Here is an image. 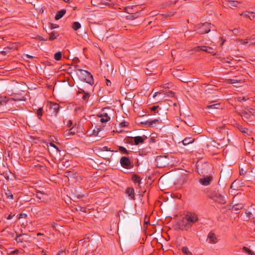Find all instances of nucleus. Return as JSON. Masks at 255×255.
<instances>
[{"mask_svg":"<svg viewBox=\"0 0 255 255\" xmlns=\"http://www.w3.org/2000/svg\"><path fill=\"white\" fill-rule=\"evenodd\" d=\"M31 236L26 234H19L16 232V237L14 240L23 248L30 246L31 241Z\"/></svg>","mask_w":255,"mask_h":255,"instance_id":"nucleus-1","label":"nucleus"},{"mask_svg":"<svg viewBox=\"0 0 255 255\" xmlns=\"http://www.w3.org/2000/svg\"><path fill=\"white\" fill-rule=\"evenodd\" d=\"M169 159L167 155L157 156L155 158L156 166L158 168H163L168 166L169 164Z\"/></svg>","mask_w":255,"mask_h":255,"instance_id":"nucleus-2","label":"nucleus"},{"mask_svg":"<svg viewBox=\"0 0 255 255\" xmlns=\"http://www.w3.org/2000/svg\"><path fill=\"white\" fill-rule=\"evenodd\" d=\"M196 167L199 174L203 175L209 173L212 168V166L209 163H204L202 164L197 163Z\"/></svg>","mask_w":255,"mask_h":255,"instance_id":"nucleus-3","label":"nucleus"},{"mask_svg":"<svg viewBox=\"0 0 255 255\" xmlns=\"http://www.w3.org/2000/svg\"><path fill=\"white\" fill-rule=\"evenodd\" d=\"M211 23L209 22H205L201 24L196 26V30L197 33L200 34H204L208 33L211 30Z\"/></svg>","mask_w":255,"mask_h":255,"instance_id":"nucleus-4","label":"nucleus"},{"mask_svg":"<svg viewBox=\"0 0 255 255\" xmlns=\"http://www.w3.org/2000/svg\"><path fill=\"white\" fill-rule=\"evenodd\" d=\"M186 221L188 222V223L190 225L191 227H192V225L196 222H197L198 220V216L193 213L188 212L185 216Z\"/></svg>","mask_w":255,"mask_h":255,"instance_id":"nucleus-5","label":"nucleus"},{"mask_svg":"<svg viewBox=\"0 0 255 255\" xmlns=\"http://www.w3.org/2000/svg\"><path fill=\"white\" fill-rule=\"evenodd\" d=\"M78 66V65H76L75 66V70L76 72V74L78 76L79 79L81 81H83L84 80H85L86 79V76L87 75L89 74V72L86 70L78 69L77 68Z\"/></svg>","mask_w":255,"mask_h":255,"instance_id":"nucleus-6","label":"nucleus"},{"mask_svg":"<svg viewBox=\"0 0 255 255\" xmlns=\"http://www.w3.org/2000/svg\"><path fill=\"white\" fill-rule=\"evenodd\" d=\"M179 229L181 230L187 231L191 228L190 225L185 220V217L178 222Z\"/></svg>","mask_w":255,"mask_h":255,"instance_id":"nucleus-7","label":"nucleus"},{"mask_svg":"<svg viewBox=\"0 0 255 255\" xmlns=\"http://www.w3.org/2000/svg\"><path fill=\"white\" fill-rule=\"evenodd\" d=\"M211 198L214 201L220 204H225L226 203L224 197L220 194L216 193L211 197Z\"/></svg>","mask_w":255,"mask_h":255,"instance_id":"nucleus-8","label":"nucleus"},{"mask_svg":"<svg viewBox=\"0 0 255 255\" xmlns=\"http://www.w3.org/2000/svg\"><path fill=\"white\" fill-rule=\"evenodd\" d=\"M121 165L125 168H130L131 167V163L129 159L126 156H123L120 159Z\"/></svg>","mask_w":255,"mask_h":255,"instance_id":"nucleus-9","label":"nucleus"},{"mask_svg":"<svg viewBox=\"0 0 255 255\" xmlns=\"http://www.w3.org/2000/svg\"><path fill=\"white\" fill-rule=\"evenodd\" d=\"M49 110L51 115L56 116L59 110V105L56 103L50 102Z\"/></svg>","mask_w":255,"mask_h":255,"instance_id":"nucleus-10","label":"nucleus"},{"mask_svg":"<svg viewBox=\"0 0 255 255\" xmlns=\"http://www.w3.org/2000/svg\"><path fill=\"white\" fill-rule=\"evenodd\" d=\"M197 51L202 50L208 53L212 54L213 55H216L215 50L213 48L209 46H198L196 48Z\"/></svg>","mask_w":255,"mask_h":255,"instance_id":"nucleus-11","label":"nucleus"},{"mask_svg":"<svg viewBox=\"0 0 255 255\" xmlns=\"http://www.w3.org/2000/svg\"><path fill=\"white\" fill-rule=\"evenodd\" d=\"M125 10L128 14V15L126 16V18L127 19L133 20L135 18L138 17L140 15V12L137 11L134 13H130L129 11V10H130V8H126Z\"/></svg>","mask_w":255,"mask_h":255,"instance_id":"nucleus-12","label":"nucleus"},{"mask_svg":"<svg viewBox=\"0 0 255 255\" xmlns=\"http://www.w3.org/2000/svg\"><path fill=\"white\" fill-rule=\"evenodd\" d=\"M241 116L243 119L247 122H252L253 117L250 112L249 109L243 112L242 113Z\"/></svg>","mask_w":255,"mask_h":255,"instance_id":"nucleus-13","label":"nucleus"},{"mask_svg":"<svg viewBox=\"0 0 255 255\" xmlns=\"http://www.w3.org/2000/svg\"><path fill=\"white\" fill-rule=\"evenodd\" d=\"M157 122H161V120L159 119H156L152 120H147L141 122L140 124L145 125L146 128H150L155 125Z\"/></svg>","mask_w":255,"mask_h":255,"instance_id":"nucleus-14","label":"nucleus"},{"mask_svg":"<svg viewBox=\"0 0 255 255\" xmlns=\"http://www.w3.org/2000/svg\"><path fill=\"white\" fill-rule=\"evenodd\" d=\"M157 122H161V120L159 119H156L152 120H147L141 122L140 124L145 125L146 128H150L155 125Z\"/></svg>","mask_w":255,"mask_h":255,"instance_id":"nucleus-15","label":"nucleus"},{"mask_svg":"<svg viewBox=\"0 0 255 255\" xmlns=\"http://www.w3.org/2000/svg\"><path fill=\"white\" fill-rule=\"evenodd\" d=\"M213 180V177L211 176H208L200 178V182L204 186H207L211 184Z\"/></svg>","mask_w":255,"mask_h":255,"instance_id":"nucleus-16","label":"nucleus"},{"mask_svg":"<svg viewBox=\"0 0 255 255\" xmlns=\"http://www.w3.org/2000/svg\"><path fill=\"white\" fill-rule=\"evenodd\" d=\"M207 238L209 240V243L210 244H216L218 242V239L216 235L212 232L208 234Z\"/></svg>","mask_w":255,"mask_h":255,"instance_id":"nucleus-17","label":"nucleus"},{"mask_svg":"<svg viewBox=\"0 0 255 255\" xmlns=\"http://www.w3.org/2000/svg\"><path fill=\"white\" fill-rule=\"evenodd\" d=\"M98 116L101 118L100 121L101 123H107L111 119V118L108 116V114L104 112L99 114Z\"/></svg>","mask_w":255,"mask_h":255,"instance_id":"nucleus-18","label":"nucleus"},{"mask_svg":"<svg viewBox=\"0 0 255 255\" xmlns=\"http://www.w3.org/2000/svg\"><path fill=\"white\" fill-rule=\"evenodd\" d=\"M241 15L249 18L251 20H253L255 18V13L252 11H246L242 12Z\"/></svg>","mask_w":255,"mask_h":255,"instance_id":"nucleus-19","label":"nucleus"},{"mask_svg":"<svg viewBox=\"0 0 255 255\" xmlns=\"http://www.w3.org/2000/svg\"><path fill=\"white\" fill-rule=\"evenodd\" d=\"M126 193L132 200H134V190L133 188L128 187L126 190Z\"/></svg>","mask_w":255,"mask_h":255,"instance_id":"nucleus-20","label":"nucleus"},{"mask_svg":"<svg viewBox=\"0 0 255 255\" xmlns=\"http://www.w3.org/2000/svg\"><path fill=\"white\" fill-rule=\"evenodd\" d=\"M83 81L91 85L94 84V79L93 75L89 72V74L87 75L86 79L84 80Z\"/></svg>","mask_w":255,"mask_h":255,"instance_id":"nucleus-21","label":"nucleus"},{"mask_svg":"<svg viewBox=\"0 0 255 255\" xmlns=\"http://www.w3.org/2000/svg\"><path fill=\"white\" fill-rule=\"evenodd\" d=\"M239 4L240 2L236 0L228 1L227 3V6L231 8L237 7Z\"/></svg>","mask_w":255,"mask_h":255,"instance_id":"nucleus-22","label":"nucleus"},{"mask_svg":"<svg viewBox=\"0 0 255 255\" xmlns=\"http://www.w3.org/2000/svg\"><path fill=\"white\" fill-rule=\"evenodd\" d=\"M244 205L243 204H236L232 206V210L237 214L238 211L242 209Z\"/></svg>","mask_w":255,"mask_h":255,"instance_id":"nucleus-23","label":"nucleus"},{"mask_svg":"<svg viewBox=\"0 0 255 255\" xmlns=\"http://www.w3.org/2000/svg\"><path fill=\"white\" fill-rule=\"evenodd\" d=\"M65 13L66 10L64 9L58 11L55 16V19L57 20L60 19L63 16Z\"/></svg>","mask_w":255,"mask_h":255,"instance_id":"nucleus-24","label":"nucleus"},{"mask_svg":"<svg viewBox=\"0 0 255 255\" xmlns=\"http://www.w3.org/2000/svg\"><path fill=\"white\" fill-rule=\"evenodd\" d=\"M234 34L236 35H241L244 33V30L240 28H234L232 30Z\"/></svg>","mask_w":255,"mask_h":255,"instance_id":"nucleus-25","label":"nucleus"},{"mask_svg":"<svg viewBox=\"0 0 255 255\" xmlns=\"http://www.w3.org/2000/svg\"><path fill=\"white\" fill-rule=\"evenodd\" d=\"M131 178L133 182H137L138 183V185H140L141 183V178L138 175L133 174L132 175Z\"/></svg>","mask_w":255,"mask_h":255,"instance_id":"nucleus-26","label":"nucleus"},{"mask_svg":"<svg viewBox=\"0 0 255 255\" xmlns=\"http://www.w3.org/2000/svg\"><path fill=\"white\" fill-rule=\"evenodd\" d=\"M134 144L137 145L140 143H142L144 142V139L142 137L140 136H137L134 137Z\"/></svg>","mask_w":255,"mask_h":255,"instance_id":"nucleus-27","label":"nucleus"},{"mask_svg":"<svg viewBox=\"0 0 255 255\" xmlns=\"http://www.w3.org/2000/svg\"><path fill=\"white\" fill-rule=\"evenodd\" d=\"M221 108V105L219 103L214 104L206 106V109H219Z\"/></svg>","mask_w":255,"mask_h":255,"instance_id":"nucleus-28","label":"nucleus"},{"mask_svg":"<svg viewBox=\"0 0 255 255\" xmlns=\"http://www.w3.org/2000/svg\"><path fill=\"white\" fill-rule=\"evenodd\" d=\"M194 141V138H193L191 137H187V138H185V139H184L182 140V142L184 145H188L190 143L193 142Z\"/></svg>","mask_w":255,"mask_h":255,"instance_id":"nucleus-29","label":"nucleus"},{"mask_svg":"<svg viewBox=\"0 0 255 255\" xmlns=\"http://www.w3.org/2000/svg\"><path fill=\"white\" fill-rule=\"evenodd\" d=\"M59 36V34L58 32L53 31L49 33V40H54L58 36Z\"/></svg>","mask_w":255,"mask_h":255,"instance_id":"nucleus-30","label":"nucleus"},{"mask_svg":"<svg viewBox=\"0 0 255 255\" xmlns=\"http://www.w3.org/2000/svg\"><path fill=\"white\" fill-rule=\"evenodd\" d=\"M243 251L247 253L249 255H255L254 252L250 250L249 248L246 247H244L243 248Z\"/></svg>","mask_w":255,"mask_h":255,"instance_id":"nucleus-31","label":"nucleus"},{"mask_svg":"<svg viewBox=\"0 0 255 255\" xmlns=\"http://www.w3.org/2000/svg\"><path fill=\"white\" fill-rule=\"evenodd\" d=\"M119 150L122 154H125L127 155L130 152V151L128 150L125 147L122 146H119Z\"/></svg>","mask_w":255,"mask_h":255,"instance_id":"nucleus-32","label":"nucleus"},{"mask_svg":"<svg viewBox=\"0 0 255 255\" xmlns=\"http://www.w3.org/2000/svg\"><path fill=\"white\" fill-rule=\"evenodd\" d=\"M5 194L7 199L11 200H13L14 199L13 195L10 190H7L5 192Z\"/></svg>","mask_w":255,"mask_h":255,"instance_id":"nucleus-33","label":"nucleus"},{"mask_svg":"<svg viewBox=\"0 0 255 255\" xmlns=\"http://www.w3.org/2000/svg\"><path fill=\"white\" fill-rule=\"evenodd\" d=\"M44 195H45V194H44L40 191L37 192L35 194L36 197L42 201H44Z\"/></svg>","mask_w":255,"mask_h":255,"instance_id":"nucleus-34","label":"nucleus"},{"mask_svg":"<svg viewBox=\"0 0 255 255\" xmlns=\"http://www.w3.org/2000/svg\"><path fill=\"white\" fill-rule=\"evenodd\" d=\"M81 24L78 22H74L72 25V28L74 30H77L81 28Z\"/></svg>","mask_w":255,"mask_h":255,"instance_id":"nucleus-35","label":"nucleus"},{"mask_svg":"<svg viewBox=\"0 0 255 255\" xmlns=\"http://www.w3.org/2000/svg\"><path fill=\"white\" fill-rule=\"evenodd\" d=\"M152 66V62H150V63H149L147 65V68H146V74H151V73L153 72V71L152 70H150V69L151 68V67Z\"/></svg>","mask_w":255,"mask_h":255,"instance_id":"nucleus-36","label":"nucleus"},{"mask_svg":"<svg viewBox=\"0 0 255 255\" xmlns=\"http://www.w3.org/2000/svg\"><path fill=\"white\" fill-rule=\"evenodd\" d=\"M43 109L42 108H39L37 111V116L39 119H41V117L43 115Z\"/></svg>","mask_w":255,"mask_h":255,"instance_id":"nucleus-37","label":"nucleus"},{"mask_svg":"<svg viewBox=\"0 0 255 255\" xmlns=\"http://www.w3.org/2000/svg\"><path fill=\"white\" fill-rule=\"evenodd\" d=\"M54 59L57 60L59 61L61 59L62 57V53L61 52L59 51L56 52L54 56Z\"/></svg>","mask_w":255,"mask_h":255,"instance_id":"nucleus-38","label":"nucleus"},{"mask_svg":"<svg viewBox=\"0 0 255 255\" xmlns=\"http://www.w3.org/2000/svg\"><path fill=\"white\" fill-rule=\"evenodd\" d=\"M240 81L241 80L229 79L227 80V82L228 84H235L236 83L240 82Z\"/></svg>","mask_w":255,"mask_h":255,"instance_id":"nucleus-39","label":"nucleus"},{"mask_svg":"<svg viewBox=\"0 0 255 255\" xmlns=\"http://www.w3.org/2000/svg\"><path fill=\"white\" fill-rule=\"evenodd\" d=\"M90 97V94L88 92L84 93L82 97V99L84 101H88Z\"/></svg>","mask_w":255,"mask_h":255,"instance_id":"nucleus-40","label":"nucleus"},{"mask_svg":"<svg viewBox=\"0 0 255 255\" xmlns=\"http://www.w3.org/2000/svg\"><path fill=\"white\" fill-rule=\"evenodd\" d=\"M65 176L69 178V177H73L74 174L71 171H67L65 172Z\"/></svg>","mask_w":255,"mask_h":255,"instance_id":"nucleus-41","label":"nucleus"},{"mask_svg":"<svg viewBox=\"0 0 255 255\" xmlns=\"http://www.w3.org/2000/svg\"><path fill=\"white\" fill-rule=\"evenodd\" d=\"M159 108V106H152V107L150 108V109L151 112H154V113H158V111H157V110Z\"/></svg>","mask_w":255,"mask_h":255,"instance_id":"nucleus-42","label":"nucleus"},{"mask_svg":"<svg viewBox=\"0 0 255 255\" xmlns=\"http://www.w3.org/2000/svg\"><path fill=\"white\" fill-rule=\"evenodd\" d=\"M181 250L184 254L186 255H188V254H191V253L189 251L188 248L187 247H183Z\"/></svg>","mask_w":255,"mask_h":255,"instance_id":"nucleus-43","label":"nucleus"},{"mask_svg":"<svg viewBox=\"0 0 255 255\" xmlns=\"http://www.w3.org/2000/svg\"><path fill=\"white\" fill-rule=\"evenodd\" d=\"M174 13H175V11H169V12H167L165 14H164L163 15L165 17H168L173 16L174 14Z\"/></svg>","mask_w":255,"mask_h":255,"instance_id":"nucleus-44","label":"nucleus"},{"mask_svg":"<svg viewBox=\"0 0 255 255\" xmlns=\"http://www.w3.org/2000/svg\"><path fill=\"white\" fill-rule=\"evenodd\" d=\"M163 94L166 95L167 96L171 97H173L174 96V93L172 91H168L167 92H165Z\"/></svg>","mask_w":255,"mask_h":255,"instance_id":"nucleus-45","label":"nucleus"},{"mask_svg":"<svg viewBox=\"0 0 255 255\" xmlns=\"http://www.w3.org/2000/svg\"><path fill=\"white\" fill-rule=\"evenodd\" d=\"M128 126V123L126 122H123L119 124V127L121 128L127 127Z\"/></svg>","mask_w":255,"mask_h":255,"instance_id":"nucleus-46","label":"nucleus"},{"mask_svg":"<svg viewBox=\"0 0 255 255\" xmlns=\"http://www.w3.org/2000/svg\"><path fill=\"white\" fill-rule=\"evenodd\" d=\"M101 150L102 151H112V152H117V151L111 150L110 148H109L108 147H107L106 146L103 147L102 148H101Z\"/></svg>","mask_w":255,"mask_h":255,"instance_id":"nucleus-47","label":"nucleus"},{"mask_svg":"<svg viewBox=\"0 0 255 255\" xmlns=\"http://www.w3.org/2000/svg\"><path fill=\"white\" fill-rule=\"evenodd\" d=\"M239 41L240 42L241 44H243V45L247 44L249 42L248 39H245V40L239 39Z\"/></svg>","mask_w":255,"mask_h":255,"instance_id":"nucleus-48","label":"nucleus"},{"mask_svg":"<svg viewBox=\"0 0 255 255\" xmlns=\"http://www.w3.org/2000/svg\"><path fill=\"white\" fill-rule=\"evenodd\" d=\"M249 109L250 110V113L252 115V117H255V109H252V108H250Z\"/></svg>","mask_w":255,"mask_h":255,"instance_id":"nucleus-49","label":"nucleus"},{"mask_svg":"<svg viewBox=\"0 0 255 255\" xmlns=\"http://www.w3.org/2000/svg\"><path fill=\"white\" fill-rule=\"evenodd\" d=\"M240 131L244 133H247L248 128L241 127L239 128Z\"/></svg>","mask_w":255,"mask_h":255,"instance_id":"nucleus-50","label":"nucleus"},{"mask_svg":"<svg viewBox=\"0 0 255 255\" xmlns=\"http://www.w3.org/2000/svg\"><path fill=\"white\" fill-rule=\"evenodd\" d=\"M59 27L58 25L53 24V23H50V27L51 29L58 28Z\"/></svg>","mask_w":255,"mask_h":255,"instance_id":"nucleus-51","label":"nucleus"},{"mask_svg":"<svg viewBox=\"0 0 255 255\" xmlns=\"http://www.w3.org/2000/svg\"><path fill=\"white\" fill-rule=\"evenodd\" d=\"M248 99L246 98L245 97H239L238 100L240 102H243V101H246Z\"/></svg>","mask_w":255,"mask_h":255,"instance_id":"nucleus-52","label":"nucleus"},{"mask_svg":"<svg viewBox=\"0 0 255 255\" xmlns=\"http://www.w3.org/2000/svg\"><path fill=\"white\" fill-rule=\"evenodd\" d=\"M50 145L52 147H53L54 148H55V149H56V150L57 151H60V150L59 149L58 147L55 145L52 142H50L49 143Z\"/></svg>","mask_w":255,"mask_h":255,"instance_id":"nucleus-53","label":"nucleus"},{"mask_svg":"<svg viewBox=\"0 0 255 255\" xmlns=\"http://www.w3.org/2000/svg\"><path fill=\"white\" fill-rule=\"evenodd\" d=\"M245 213L247 215V218H250L251 217V216L252 215V213L250 211H246Z\"/></svg>","mask_w":255,"mask_h":255,"instance_id":"nucleus-54","label":"nucleus"},{"mask_svg":"<svg viewBox=\"0 0 255 255\" xmlns=\"http://www.w3.org/2000/svg\"><path fill=\"white\" fill-rule=\"evenodd\" d=\"M66 251H59L58 254H57V255H66Z\"/></svg>","mask_w":255,"mask_h":255,"instance_id":"nucleus-55","label":"nucleus"},{"mask_svg":"<svg viewBox=\"0 0 255 255\" xmlns=\"http://www.w3.org/2000/svg\"><path fill=\"white\" fill-rule=\"evenodd\" d=\"M18 253H19V250L17 249L11 252V254H18Z\"/></svg>","mask_w":255,"mask_h":255,"instance_id":"nucleus-56","label":"nucleus"},{"mask_svg":"<svg viewBox=\"0 0 255 255\" xmlns=\"http://www.w3.org/2000/svg\"><path fill=\"white\" fill-rule=\"evenodd\" d=\"M6 101L3 100L2 99L0 100V105H2L3 104H6Z\"/></svg>","mask_w":255,"mask_h":255,"instance_id":"nucleus-57","label":"nucleus"},{"mask_svg":"<svg viewBox=\"0 0 255 255\" xmlns=\"http://www.w3.org/2000/svg\"><path fill=\"white\" fill-rule=\"evenodd\" d=\"M13 216H14V215H12L11 213V214H10L8 216V217L6 218L7 220H10L11 219H12V217H13Z\"/></svg>","mask_w":255,"mask_h":255,"instance_id":"nucleus-58","label":"nucleus"},{"mask_svg":"<svg viewBox=\"0 0 255 255\" xmlns=\"http://www.w3.org/2000/svg\"><path fill=\"white\" fill-rule=\"evenodd\" d=\"M106 84L107 86H111V82L109 80L106 79Z\"/></svg>","mask_w":255,"mask_h":255,"instance_id":"nucleus-59","label":"nucleus"},{"mask_svg":"<svg viewBox=\"0 0 255 255\" xmlns=\"http://www.w3.org/2000/svg\"><path fill=\"white\" fill-rule=\"evenodd\" d=\"M181 81L185 83H187L188 82L187 78H184L183 79H181Z\"/></svg>","mask_w":255,"mask_h":255,"instance_id":"nucleus-60","label":"nucleus"},{"mask_svg":"<svg viewBox=\"0 0 255 255\" xmlns=\"http://www.w3.org/2000/svg\"><path fill=\"white\" fill-rule=\"evenodd\" d=\"M14 101H25V98L24 97H23L22 99H13Z\"/></svg>","mask_w":255,"mask_h":255,"instance_id":"nucleus-61","label":"nucleus"},{"mask_svg":"<svg viewBox=\"0 0 255 255\" xmlns=\"http://www.w3.org/2000/svg\"><path fill=\"white\" fill-rule=\"evenodd\" d=\"M72 125V122L71 120H69L68 122L67 126L69 127Z\"/></svg>","mask_w":255,"mask_h":255,"instance_id":"nucleus-62","label":"nucleus"},{"mask_svg":"<svg viewBox=\"0 0 255 255\" xmlns=\"http://www.w3.org/2000/svg\"><path fill=\"white\" fill-rule=\"evenodd\" d=\"M87 92L85 91L84 90L80 89L79 93L84 94V93H86Z\"/></svg>","mask_w":255,"mask_h":255,"instance_id":"nucleus-63","label":"nucleus"},{"mask_svg":"<svg viewBox=\"0 0 255 255\" xmlns=\"http://www.w3.org/2000/svg\"><path fill=\"white\" fill-rule=\"evenodd\" d=\"M72 129H73V128H72L69 130V134H75V132L72 131Z\"/></svg>","mask_w":255,"mask_h":255,"instance_id":"nucleus-64","label":"nucleus"}]
</instances>
